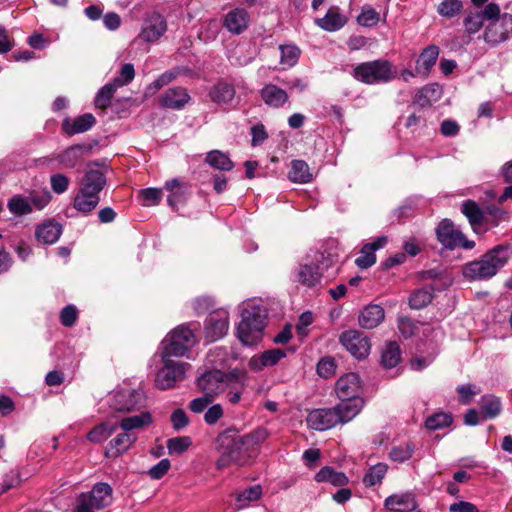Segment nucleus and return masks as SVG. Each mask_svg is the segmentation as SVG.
<instances>
[{
    "label": "nucleus",
    "mask_w": 512,
    "mask_h": 512,
    "mask_svg": "<svg viewBox=\"0 0 512 512\" xmlns=\"http://www.w3.org/2000/svg\"><path fill=\"white\" fill-rule=\"evenodd\" d=\"M463 9L460 0H443L437 7V12L442 17L453 18L457 16Z\"/></svg>",
    "instance_id": "3c124183"
},
{
    "label": "nucleus",
    "mask_w": 512,
    "mask_h": 512,
    "mask_svg": "<svg viewBox=\"0 0 512 512\" xmlns=\"http://www.w3.org/2000/svg\"><path fill=\"white\" fill-rule=\"evenodd\" d=\"M247 375L246 372L239 369L230 371L229 381L226 386V397L231 404H237L241 400V396L246 387Z\"/></svg>",
    "instance_id": "6ab92c4d"
},
{
    "label": "nucleus",
    "mask_w": 512,
    "mask_h": 512,
    "mask_svg": "<svg viewBox=\"0 0 512 512\" xmlns=\"http://www.w3.org/2000/svg\"><path fill=\"white\" fill-rule=\"evenodd\" d=\"M89 150L85 145H73L59 154L57 160L64 168H74Z\"/></svg>",
    "instance_id": "473e14b6"
},
{
    "label": "nucleus",
    "mask_w": 512,
    "mask_h": 512,
    "mask_svg": "<svg viewBox=\"0 0 512 512\" xmlns=\"http://www.w3.org/2000/svg\"><path fill=\"white\" fill-rule=\"evenodd\" d=\"M166 30L167 23L164 17L153 12L145 18L141 31L133 42L153 43L162 37Z\"/></svg>",
    "instance_id": "f8f14e48"
},
{
    "label": "nucleus",
    "mask_w": 512,
    "mask_h": 512,
    "mask_svg": "<svg viewBox=\"0 0 512 512\" xmlns=\"http://www.w3.org/2000/svg\"><path fill=\"white\" fill-rule=\"evenodd\" d=\"M385 507L387 509H397L400 511H413L416 509L417 504L413 494L405 493L399 495H391L385 500Z\"/></svg>",
    "instance_id": "c9c22d12"
},
{
    "label": "nucleus",
    "mask_w": 512,
    "mask_h": 512,
    "mask_svg": "<svg viewBox=\"0 0 512 512\" xmlns=\"http://www.w3.org/2000/svg\"><path fill=\"white\" fill-rule=\"evenodd\" d=\"M209 96L215 103H229L235 96V89L231 84L218 82L211 88Z\"/></svg>",
    "instance_id": "ea45409f"
},
{
    "label": "nucleus",
    "mask_w": 512,
    "mask_h": 512,
    "mask_svg": "<svg viewBox=\"0 0 512 512\" xmlns=\"http://www.w3.org/2000/svg\"><path fill=\"white\" fill-rule=\"evenodd\" d=\"M269 436L268 431L259 427L254 431L239 435L237 432L227 430L217 437L220 456L216 461L218 469L231 465L244 466L254 457L257 447Z\"/></svg>",
    "instance_id": "f257e3e1"
},
{
    "label": "nucleus",
    "mask_w": 512,
    "mask_h": 512,
    "mask_svg": "<svg viewBox=\"0 0 512 512\" xmlns=\"http://www.w3.org/2000/svg\"><path fill=\"white\" fill-rule=\"evenodd\" d=\"M118 87L111 81L104 85L97 93L94 103L95 106L99 109H106L110 103L114 93L117 91Z\"/></svg>",
    "instance_id": "de8ad7c7"
},
{
    "label": "nucleus",
    "mask_w": 512,
    "mask_h": 512,
    "mask_svg": "<svg viewBox=\"0 0 512 512\" xmlns=\"http://www.w3.org/2000/svg\"><path fill=\"white\" fill-rule=\"evenodd\" d=\"M223 414V407L220 404H213L205 411L204 421L208 425H214L223 417Z\"/></svg>",
    "instance_id": "774afa93"
},
{
    "label": "nucleus",
    "mask_w": 512,
    "mask_h": 512,
    "mask_svg": "<svg viewBox=\"0 0 512 512\" xmlns=\"http://www.w3.org/2000/svg\"><path fill=\"white\" fill-rule=\"evenodd\" d=\"M152 423V415L148 411H143L140 414L123 417L118 427L123 431L135 432V430L142 429Z\"/></svg>",
    "instance_id": "f704fd0d"
},
{
    "label": "nucleus",
    "mask_w": 512,
    "mask_h": 512,
    "mask_svg": "<svg viewBox=\"0 0 512 512\" xmlns=\"http://www.w3.org/2000/svg\"><path fill=\"white\" fill-rule=\"evenodd\" d=\"M387 243V237L380 236L374 242L365 244L361 251L360 256L355 259V264L361 269H367L376 262V250L384 247Z\"/></svg>",
    "instance_id": "a878e982"
},
{
    "label": "nucleus",
    "mask_w": 512,
    "mask_h": 512,
    "mask_svg": "<svg viewBox=\"0 0 512 512\" xmlns=\"http://www.w3.org/2000/svg\"><path fill=\"white\" fill-rule=\"evenodd\" d=\"M106 185V177L99 169L88 170L80 181L73 198V208L83 215L90 214L100 202V193Z\"/></svg>",
    "instance_id": "20e7f679"
},
{
    "label": "nucleus",
    "mask_w": 512,
    "mask_h": 512,
    "mask_svg": "<svg viewBox=\"0 0 512 512\" xmlns=\"http://www.w3.org/2000/svg\"><path fill=\"white\" fill-rule=\"evenodd\" d=\"M191 445V439L187 436L171 438L167 442L170 454H181Z\"/></svg>",
    "instance_id": "bf43d9fd"
},
{
    "label": "nucleus",
    "mask_w": 512,
    "mask_h": 512,
    "mask_svg": "<svg viewBox=\"0 0 512 512\" xmlns=\"http://www.w3.org/2000/svg\"><path fill=\"white\" fill-rule=\"evenodd\" d=\"M260 96L263 102L270 108L278 109L283 107L289 101L288 93L275 84H266L260 90Z\"/></svg>",
    "instance_id": "5701e85b"
},
{
    "label": "nucleus",
    "mask_w": 512,
    "mask_h": 512,
    "mask_svg": "<svg viewBox=\"0 0 512 512\" xmlns=\"http://www.w3.org/2000/svg\"><path fill=\"white\" fill-rule=\"evenodd\" d=\"M360 389V378L355 373H348L336 382L335 391L340 400L360 398L358 396Z\"/></svg>",
    "instance_id": "412c9836"
},
{
    "label": "nucleus",
    "mask_w": 512,
    "mask_h": 512,
    "mask_svg": "<svg viewBox=\"0 0 512 512\" xmlns=\"http://www.w3.org/2000/svg\"><path fill=\"white\" fill-rule=\"evenodd\" d=\"M479 392V389L473 384L460 385L457 387L459 401L465 405L469 404L473 397Z\"/></svg>",
    "instance_id": "e2e57ef3"
},
{
    "label": "nucleus",
    "mask_w": 512,
    "mask_h": 512,
    "mask_svg": "<svg viewBox=\"0 0 512 512\" xmlns=\"http://www.w3.org/2000/svg\"><path fill=\"white\" fill-rule=\"evenodd\" d=\"M435 234L438 242L448 250L462 248L470 250L475 247V242L468 240L466 236L455 227L450 219H443L435 228Z\"/></svg>",
    "instance_id": "6e6552de"
},
{
    "label": "nucleus",
    "mask_w": 512,
    "mask_h": 512,
    "mask_svg": "<svg viewBox=\"0 0 512 512\" xmlns=\"http://www.w3.org/2000/svg\"><path fill=\"white\" fill-rule=\"evenodd\" d=\"M69 183V178L61 173L54 174L50 178L51 188L56 194H62L66 192L69 187Z\"/></svg>",
    "instance_id": "69168bd1"
},
{
    "label": "nucleus",
    "mask_w": 512,
    "mask_h": 512,
    "mask_svg": "<svg viewBox=\"0 0 512 512\" xmlns=\"http://www.w3.org/2000/svg\"><path fill=\"white\" fill-rule=\"evenodd\" d=\"M480 410L484 419L497 417L501 412L500 399L493 395H485L480 401Z\"/></svg>",
    "instance_id": "79ce46f5"
},
{
    "label": "nucleus",
    "mask_w": 512,
    "mask_h": 512,
    "mask_svg": "<svg viewBox=\"0 0 512 512\" xmlns=\"http://www.w3.org/2000/svg\"><path fill=\"white\" fill-rule=\"evenodd\" d=\"M489 21L490 23L485 28L483 38L488 45L496 47L508 40L512 34V14H499L497 18Z\"/></svg>",
    "instance_id": "9d476101"
},
{
    "label": "nucleus",
    "mask_w": 512,
    "mask_h": 512,
    "mask_svg": "<svg viewBox=\"0 0 512 512\" xmlns=\"http://www.w3.org/2000/svg\"><path fill=\"white\" fill-rule=\"evenodd\" d=\"M461 212L467 217L474 232L486 221L484 209L473 200H466L461 204Z\"/></svg>",
    "instance_id": "2f4dec72"
},
{
    "label": "nucleus",
    "mask_w": 512,
    "mask_h": 512,
    "mask_svg": "<svg viewBox=\"0 0 512 512\" xmlns=\"http://www.w3.org/2000/svg\"><path fill=\"white\" fill-rule=\"evenodd\" d=\"M441 97V88L438 84H428L418 90L414 102L421 107L430 106L432 102Z\"/></svg>",
    "instance_id": "4c0bfd02"
},
{
    "label": "nucleus",
    "mask_w": 512,
    "mask_h": 512,
    "mask_svg": "<svg viewBox=\"0 0 512 512\" xmlns=\"http://www.w3.org/2000/svg\"><path fill=\"white\" fill-rule=\"evenodd\" d=\"M241 321L237 327V336L244 345H255L263 336L266 326V309L248 304L242 311Z\"/></svg>",
    "instance_id": "39448f33"
},
{
    "label": "nucleus",
    "mask_w": 512,
    "mask_h": 512,
    "mask_svg": "<svg viewBox=\"0 0 512 512\" xmlns=\"http://www.w3.org/2000/svg\"><path fill=\"white\" fill-rule=\"evenodd\" d=\"M163 367L159 369L156 378L155 385L161 389L166 390L174 387L176 382L182 381L185 378V373L190 367L188 363L175 361L171 357H164L161 354Z\"/></svg>",
    "instance_id": "1a4fd4ad"
},
{
    "label": "nucleus",
    "mask_w": 512,
    "mask_h": 512,
    "mask_svg": "<svg viewBox=\"0 0 512 512\" xmlns=\"http://www.w3.org/2000/svg\"><path fill=\"white\" fill-rule=\"evenodd\" d=\"M227 359V353L223 348L217 347L210 350L206 361L212 367L202 373L197 379V387L206 395L216 397L226 391L225 384L229 381L230 372L221 370Z\"/></svg>",
    "instance_id": "7ed1b4c3"
},
{
    "label": "nucleus",
    "mask_w": 512,
    "mask_h": 512,
    "mask_svg": "<svg viewBox=\"0 0 512 512\" xmlns=\"http://www.w3.org/2000/svg\"><path fill=\"white\" fill-rule=\"evenodd\" d=\"M214 397L204 394L201 397L193 399L189 403V409L193 413H202L209 408V405L213 402Z\"/></svg>",
    "instance_id": "338daca9"
},
{
    "label": "nucleus",
    "mask_w": 512,
    "mask_h": 512,
    "mask_svg": "<svg viewBox=\"0 0 512 512\" xmlns=\"http://www.w3.org/2000/svg\"><path fill=\"white\" fill-rule=\"evenodd\" d=\"M351 75L359 82L367 85H375L394 80L396 70L390 61L377 59L356 65Z\"/></svg>",
    "instance_id": "423d86ee"
},
{
    "label": "nucleus",
    "mask_w": 512,
    "mask_h": 512,
    "mask_svg": "<svg viewBox=\"0 0 512 512\" xmlns=\"http://www.w3.org/2000/svg\"><path fill=\"white\" fill-rule=\"evenodd\" d=\"M118 428L116 424L103 422L95 426L88 434L87 438L93 443H102L108 439Z\"/></svg>",
    "instance_id": "37998d69"
},
{
    "label": "nucleus",
    "mask_w": 512,
    "mask_h": 512,
    "mask_svg": "<svg viewBox=\"0 0 512 512\" xmlns=\"http://www.w3.org/2000/svg\"><path fill=\"white\" fill-rule=\"evenodd\" d=\"M386 472L387 465L383 463H378L370 467L368 472L363 477V483L369 487L380 484Z\"/></svg>",
    "instance_id": "09e8293b"
},
{
    "label": "nucleus",
    "mask_w": 512,
    "mask_h": 512,
    "mask_svg": "<svg viewBox=\"0 0 512 512\" xmlns=\"http://www.w3.org/2000/svg\"><path fill=\"white\" fill-rule=\"evenodd\" d=\"M206 162L221 171H230L234 167V163L229 156L219 150L209 152L206 156Z\"/></svg>",
    "instance_id": "a18cd8bd"
},
{
    "label": "nucleus",
    "mask_w": 512,
    "mask_h": 512,
    "mask_svg": "<svg viewBox=\"0 0 512 512\" xmlns=\"http://www.w3.org/2000/svg\"><path fill=\"white\" fill-rule=\"evenodd\" d=\"M135 77V69L133 64L126 63L124 64L118 75L112 80V82L118 87H123L129 84Z\"/></svg>",
    "instance_id": "6e6d98bb"
},
{
    "label": "nucleus",
    "mask_w": 512,
    "mask_h": 512,
    "mask_svg": "<svg viewBox=\"0 0 512 512\" xmlns=\"http://www.w3.org/2000/svg\"><path fill=\"white\" fill-rule=\"evenodd\" d=\"M229 328V314L219 309L212 312L205 321V336L209 341H217L224 337Z\"/></svg>",
    "instance_id": "2eb2a0df"
},
{
    "label": "nucleus",
    "mask_w": 512,
    "mask_h": 512,
    "mask_svg": "<svg viewBox=\"0 0 512 512\" xmlns=\"http://www.w3.org/2000/svg\"><path fill=\"white\" fill-rule=\"evenodd\" d=\"M347 22V18L336 6L331 7L323 18L315 19V24L321 29L334 32L341 29Z\"/></svg>",
    "instance_id": "cd10ccee"
},
{
    "label": "nucleus",
    "mask_w": 512,
    "mask_h": 512,
    "mask_svg": "<svg viewBox=\"0 0 512 512\" xmlns=\"http://www.w3.org/2000/svg\"><path fill=\"white\" fill-rule=\"evenodd\" d=\"M8 208L15 215H25L32 212V206L28 198L16 195L8 202Z\"/></svg>",
    "instance_id": "603ef678"
},
{
    "label": "nucleus",
    "mask_w": 512,
    "mask_h": 512,
    "mask_svg": "<svg viewBox=\"0 0 512 512\" xmlns=\"http://www.w3.org/2000/svg\"><path fill=\"white\" fill-rule=\"evenodd\" d=\"M322 273L319 266L301 264L296 270V281L306 287H314L320 283Z\"/></svg>",
    "instance_id": "72a5a7b5"
},
{
    "label": "nucleus",
    "mask_w": 512,
    "mask_h": 512,
    "mask_svg": "<svg viewBox=\"0 0 512 512\" xmlns=\"http://www.w3.org/2000/svg\"><path fill=\"white\" fill-rule=\"evenodd\" d=\"M280 64L291 68L298 62L301 51L296 45H280Z\"/></svg>",
    "instance_id": "49530a36"
},
{
    "label": "nucleus",
    "mask_w": 512,
    "mask_h": 512,
    "mask_svg": "<svg viewBox=\"0 0 512 512\" xmlns=\"http://www.w3.org/2000/svg\"><path fill=\"white\" fill-rule=\"evenodd\" d=\"M500 14V7L496 3H489L483 9L467 10L463 19V26L468 34H475L483 27L484 20H493Z\"/></svg>",
    "instance_id": "9b49d317"
},
{
    "label": "nucleus",
    "mask_w": 512,
    "mask_h": 512,
    "mask_svg": "<svg viewBox=\"0 0 512 512\" xmlns=\"http://www.w3.org/2000/svg\"><path fill=\"white\" fill-rule=\"evenodd\" d=\"M288 178L295 183H308L312 181L313 175L308 164L303 160H293Z\"/></svg>",
    "instance_id": "58836bf2"
},
{
    "label": "nucleus",
    "mask_w": 512,
    "mask_h": 512,
    "mask_svg": "<svg viewBox=\"0 0 512 512\" xmlns=\"http://www.w3.org/2000/svg\"><path fill=\"white\" fill-rule=\"evenodd\" d=\"M261 496L262 487L260 485H254L240 492L236 497V501L239 508H244L250 502L260 499Z\"/></svg>",
    "instance_id": "8fccbe9b"
},
{
    "label": "nucleus",
    "mask_w": 512,
    "mask_h": 512,
    "mask_svg": "<svg viewBox=\"0 0 512 512\" xmlns=\"http://www.w3.org/2000/svg\"><path fill=\"white\" fill-rule=\"evenodd\" d=\"M62 234V226L54 220H47L37 226L35 236L43 244L55 243Z\"/></svg>",
    "instance_id": "c85d7f7f"
},
{
    "label": "nucleus",
    "mask_w": 512,
    "mask_h": 512,
    "mask_svg": "<svg viewBox=\"0 0 512 512\" xmlns=\"http://www.w3.org/2000/svg\"><path fill=\"white\" fill-rule=\"evenodd\" d=\"M363 404L364 402L362 398H347V400H340L339 404L332 409L337 413L339 424H345L351 421L360 412Z\"/></svg>",
    "instance_id": "b1692460"
},
{
    "label": "nucleus",
    "mask_w": 512,
    "mask_h": 512,
    "mask_svg": "<svg viewBox=\"0 0 512 512\" xmlns=\"http://www.w3.org/2000/svg\"><path fill=\"white\" fill-rule=\"evenodd\" d=\"M139 197L144 206H152L160 203L162 191L157 188H146L139 191Z\"/></svg>",
    "instance_id": "13d9d810"
},
{
    "label": "nucleus",
    "mask_w": 512,
    "mask_h": 512,
    "mask_svg": "<svg viewBox=\"0 0 512 512\" xmlns=\"http://www.w3.org/2000/svg\"><path fill=\"white\" fill-rule=\"evenodd\" d=\"M401 358V350L396 342H389L385 346L382 355L381 363L385 368H394L397 366Z\"/></svg>",
    "instance_id": "c03bdc74"
},
{
    "label": "nucleus",
    "mask_w": 512,
    "mask_h": 512,
    "mask_svg": "<svg viewBox=\"0 0 512 512\" xmlns=\"http://www.w3.org/2000/svg\"><path fill=\"white\" fill-rule=\"evenodd\" d=\"M486 221L484 224L497 226L499 221L505 216V211L494 205H488L484 209Z\"/></svg>",
    "instance_id": "680f3d73"
},
{
    "label": "nucleus",
    "mask_w": 512,
    "mask_h": 512,
    "mask_svg": "<svg viewBox=\"0 0 512 512\" xmlns=\"http://www.w3.org/2000/svg\"><path fill=\"white\" fill-rule=\"evenodd\" d=\"M145 396L141 390L121 389L113 396L112 406L120 412H131L144 405Z\"/></svg>",
    "instance_id": "dca6fc26"
},
{
    "label": "nucleus",
    "mask_w": 512,
    "mask_h": 512,
    "mask_svg": "<svg viewBox=\"0 0 512 512\" xmlns=\"http://www.w3.org/2000/svg\"><path fill=\"white\" fill-rule=\"evenodd\" d=\"M439 47L432 44L422 50L416 60V74L427 78L439 57Z\"/></svg>",
    "instance_id": "4be33fe9"
},
{
    "label": "nucleus",
    "mask_w": 512,
    "mask_h": 512,
    "mask_svg": "<svg viewBox=\"0 0 512 512\" xmlns=\"http://www.w3.org/2000/svg\"><path fill=\"white\" fill-rule=\"evenodd\" d=\"M96 119L91 113L83 114L74 120L65 119L62 122L63 131L72 136L88 131L95 124Z\"/></svg>",
    "instance_id": "7c9ffc66"
},
{
    "label": "nucleus",
    "mask_w": 512,
    "mask_h": 512,
    "mask_svg": "<svg viewBox=\"0 0 512 512\" xmlns=\"http://www.w3.org/2000/svg\"><path fill=\"white\" fill-rule=\"evenodd\" d=\"M384 318V309L380 305L370 304L361 310L358 322L364 329H373L382 323Z\"/></svg>",
    "instance_id": "bb28decb"
},
{
    "label": "nucleus",
    "mask_w": 512,
    "mask_h": 512,
    "mask_svg": "<svg viewBox=\"0 0 512 512\" xmlns=\"http://www.w3.org/2000/svg\"><path fill=\"white\" fill-rule=\"evenodd\" d=\"M196 344L193 329L181 324L172 330L162 341L164 357H183Z\"/></svg>",
    "instance_id": "0eeeda50"
},
{
    "label": "nucleus",
    "mask_w": 512,
    "mask_h": 512,
    "mask_svg": "<svg viewBox=\"0 0 512 512\" xmlns=\"http://www.w3.org/2000/svg\"><path fill=\"white\" fill-rule=\"evenodd\" d=\"M335 360L331 357L322 358L317 364V373L323 378H329L335 373Z\"/></svg>",
    "instance_id": "0e129e2a"
},
{
    "label": "nucleus",
    "mask_w": 512,
    "mask_h": 512,
    "mask_svg": "<svg viewBox=\"0 0 512 512\" xmlns=\"http://www.w3.org/2000/svg\"><path fill=\"white\" fill-rule=\"evenodd\" d=\"M341 344L355 358L363 359L370 351L369 339L356 330L345 331L340 336Z\"/></svg>",
    "instance_id": "4468645a"
},
{
    "label": "nucleus",
    "mask_w": 512,
    "mask_h": 512,
    "mask_svg": "<svg viewBox=\"0 0 512 512\" xmlns=\"http://www.w3.org/2000/svg\"><path fill=\"white\" fill-rule=\"evenodd\" d=\"M284 357H286L285 350L280 348L270 349L253 356L249 361V366L252 370L260 371L265 367L276 365Z\"/></svg>",
    "instance_id": "393cba45"
},
{
    "label": "nucleus",
    "mask_w": 512,
    "mask_h": 512,
    "mask_svg": "<svg viewBox=\"0 0 512 512\" xmlns=\"http://www.w3.org/2000/svg\"><path fill=\"white\" fill-rule=\"evenodd\" d=\"M191 100L187 90L183 87L167 89L159 98V103L164 108L173 110L182 109Z\"/></svg>",
    "instance_id": "aec40b11"
},
{
    "label": "nucleus",
    "mask_w": 512,
    "mask_h": 512,
    "mask_svg": "<svg viewBox=\"0 0 512 512\" xmlns=\"http://www.w3.org/2000/svg\"><path fill=\"white\" fill-rule=\"evenodd\" d=\"M452 416L450 414L439 412L429 416L426 419L425 425L429 430H438L448 427L452 423Z\"/></svg>",
    "instance_id": "864d4df0"
},
{
    "label": "nucleus",
    "mask_w": 512,
    "mask_h": 512,
    "mask_svg": "<svg viewBox=\"0 0 512 512\" xmlns=\"http://www.w3.org/2000/svg\"><path fill=\"white\" fill-rule=\"evenodd\" d=\"M315 480L317 482H328L335 487H343L349 481L343 472L335 471L329 466L320 469L315 475Z\"/></svg>",
    "instance_id": "e433bc0d"
},
{
    "label": "nucleus",
    "mask_w": 512,
    "mask_h": 512,
    "mask_svg": "<svg viewBox=\"0 0 512 512\" xmlns=\"http://www.w3.org/2000/svg\"><path fill=\"white\" fill-rule=\"evenodd\" d=\"M175 78H176V73L171 72V71L164 72L155 81H153L146 87L145 94L146 95H154L162 87L171 83Z\"/></svg>",
    "instance_id": "5fc2aeb1"
},
{
    "label": "nucleus",
    "mask_w": 512,
    "mask_h": 512,
    "mask_svg": "<svg viewBox=\"0 0 512 512\" xmlns=\"http://www.w3.org/2000/svg\"><path fill=\"white\" fill-rule=\"evenodd\" d=\"M249 21L248 11L241 7H235L225 14L223 27L234 35H240L248 28Z\"/></svg>",
    "instance_id": "a211bd4d"
},
{
    "label": "nucleus",
    "mask_w": 512,
    "mask_h": 512,
    "mask_svg": "<svg viewBox=\"0 0 512 512\" xmlns=\"http://www.w3.org/2000/svg\"><path fill=\"white\" fill-rule=\"evenodd\" d=\"M357 21L361 26L372 27L378 23L379 13L371 7L363 8Z\"/></svg>",
    "instance_id": "052dcab7"
},
{
    "label": "nucleus",
    "mask_w": 512,
    "mask_h": 512,
    "mask_svg": "<svg viewBox=\"0 0 512 512\" xmlns=\"http://www.w3.org/2000/svg\"><path fill=\"white\" fill-rule=\"evenodd\" d=\"M136 440L137 434L135 432L122 430L121 433L109 442L106 455L117 457L126 452Z\"/></svg>",
    "instance_id": "c756f323"
},
{
    "label": "nucleus",
    "mask_w": 512,
    "mask_h": 512,
    "mask_svg": "<svg viewBox=\"0 0 512 512\" xmlns=\"http://www.w3.org/2000/svg\"><path fill=\"white\" fill-rule=\"evenodd\" d=\"M511 256L508 245H498L487 251L480 259L463 266V276L470 281L488 280L504 267Z\"/></svg>",
    "instance_id": "f03ea898"
},
{
    "label": "nucleus",
    "mask_w": 512,
    "mask_h": 512,
    "mask_svg": "<svg viewBox=\"0 0 512 512\" xmlns=\"http://www.w3.org/2000/svg\"><path fill=\"white\" fill-rule=\"evenodd\" d=\"M306 422L311 429L325 431L339 424V418L332 408L315 409L309 412Z\"/></svg>",
    "instance_id": "f3484780"
},
{
    "label": "nucleus",
    "mask_w": 512,
    "mask_h": 512,
    "mask_svg": "<svg viewBox=\"0 0 512 512\" xmlns=\"http://www.w3.org/2000/svg\"><path fill=\"white\" fill-rule=\"evenodd\" d=\"M434 288L431 285L424 286L414 291L409 298V306L412 309H422L431 303Z\"/></svg>",
    "instance_id": "a19ab883"
},
{
    "label": "nucleus",
    "mask_w": 512,
    "mask_h": 512,
    "mask_svg": "<svg viewBox=\"0 0 512 512\" xmlns=\"http://www.w3.org/2000/svg\"><path fill=\"white\" fill-rule=\"evenodd\" d=\"M414 452V448L410 444H402L393 447L389 453V457L395 462H404L409 460Z\"/></svg>",
    "instance_id": "4d7b16f0"
},
{
    "label": "nucleus",
    "mask_w": 512,
    "mask_h": 512,
    "mask_svg": "<svg viewBox=\"0 0 512 512\" xmlns=\"http://www.w3.org/2000/svg\"><path fill=\"white\" fill-rule=\"evenodd\" d=\"M112 487L105 483H96L89 493L81 494L79 502L85 503L89 509L101 510L108 507L113 500Z\"/></svg>",
    "instance_id": "ddd939ff"
}]
</instances>
